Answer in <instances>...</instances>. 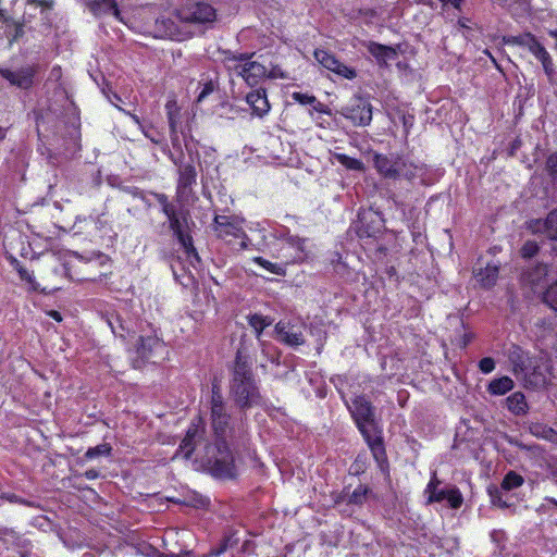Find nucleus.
I'll use <instances>...</instances> for the list:
<instances>
[{
	"label": "nucleus",
	"mask_w": 557,
	"mask_h": 557,
	"mask_svg": "<svg viewBox=\"0 0 557 557\" xmlns=\"http://www.w3.org/2000/svg\"><path fill=\"white\" fill-rule=\"evenodd\" d=\"M246 102L251 108L252 115L258 117L267 115L271 108L265 90L262 88L248 92L246 96Z\"/></svg>",
	"instance_id": "nucleus-22"
},
{
	"label": "nucleus",
	"mask_w": 557,
	"mask_h": 557,
	"mask_svg": "<svg viewBox=\"0 0 557 557\" xmlns=\"http://www.w3.org/2000/svg\"><path fill=\"white\" fill-rule=\"evenodd\" d=\"M211 419L216 443L214 446L207 447L206 463L213 475L233 478L236 473L234 458L223 440L228 429L230 418L225 412L222 396L215 387L212 389Z\"/></svg>",
	"instance_id": "nucleus-1"
},
{
	"label": "nucleus",
	"mask_w": 557,
	"mask_h": 557,
	"mask_svg": "<svg viewBox=\"0 0 557 557\" xmlns=\"http://www.w3.org/2000/svg\"><path fill=\"white\" fill-rule=\"evenodd\" d=\"M275 242L269 247L270 253L282 260L284 265L305 261L308 256V245L306 239L289 235L285 230L276 231Z\"/></svg>",
	"instance_id": "nucleus-4"
},
{
	"label": "nucleus",
	"mask_w": 557,
	"mask_h": 557,
	"mask_svg": "<svg viewBox=\"0 0 557 557\" xmlns=\"http://www.w3.org/2000/svg\"><path fill=\"white\" fill-rule=\"evenodd\" d=\"M397 66L399 70L406 69V64H403L401 62H397Z\"/></svg>",
	"instance_id": "nucleus-58"
},
{
	"label": "nucleus",
	"mask_w": 557,
	"mask_h": 557,
	"mask_svg": "<svg viewBox=\"0 0 557 557\" xmlns=\"http://www.w3.org/2000/svg\"><path fill=\"white\" fill-rule=\"evenodd\" d=\"M513 388V381L508 376L493 380L488 384V392L492 395L502 396Z\"/></svg>",
	"instance_id": "nucleus-26"
},
{
	"label": "nucleus",
	"mask_w": 557,
	"mask_h": 557,
	"mask_svg": "<svg viewBox=\"0 0 557 557\" xmlns=\"http://www.w3.org/2000/svg\"><path fill=\"white\" fill-rule=\"evenodd\" d=\"M202 433L203 431L200 428V421L198 423H193L187 430V433L183 438L174 458L181 456L184 459H188L195 450L198 441L202 437Z\"/></svg>",
	"instance_id": "nucleus-19"
},
{
	"label": "nucleus",
	"mask_w": 557,
	"mask_h": 557,
	"mask_svg": "<svg viewBox=\"0 0 557 557\" xmlns=\"http://www.w3.org/2000/svg\"><path fill=\"white\" fill-rule=\"evenodd\" d=\"M269 76H270V77H273V78H276V77H281V78H283V77H284V75H283V73L281 72V70H273V71H271V72L269 73Z\"/></svg>",
	"instance_id": "nucleus-55"
},
{
	"label": "nucleus",
	"mask_w": 557,
	"mask_h": 557,
	"mask_svg": "<svg viewBox=\"0 0 557 557\" xmlns=\"http://www.w3.org/2000/svg\"><path fill=\"white\" fill-rule=\"evenodd\" d=\"M323 337H324V333H323V332H319V333L317 334V341H315V344H317V345H322V339H323Z\"/></svg>",
	"instance_id": "nucleus-56"
},
{
	"label": "nucleus",
	"mask_w": 557,
	"mask_h": 557,
	"mask_svg": "<svg viewBox=\"0 0 557 557\" xmlns=\"http://www.w3.org/2000/svg\"><path fill=\"white\" fill-rule=\"evenodd\" d=\"M547 164L549 169L557 174V153L549 157Z\"/></svg>",
	"instance_id": "nucleus-50"
},
{
	"label": "nucleus",
	"mask_w": 557,
	"mask_h": 557,
	"mask_svg": "<svg viewBox=\"0 0 557 557\" xmlns=\"http://www.w3.org/2000/svg\"><path fill=\"white\" fill-rule=\"evenodd\" d=\"M522 280L534 294H542L550 282L548 268L545 264L536 265L534 269L525 272Z\"/></svg>",
	"instance_id": "nucleus-15"
},
{
	"label": "nucleus",
	"mask_w": 557,
	"mask_h": 557,
	"mask_svg": "<svg viewBox=\"0 0 557 557\" xmlns=\"http://www.w3.org/2000/svg\"><path fill=\"white\" fill-rule=\"evenodd\" d=\"M368 492H369V490L367 486H363V485L357 486L349 497V503L357 504V505L362 504V502L366 499Z\"/></svg>",
	"instance_id": "nucleus-41"
},
{
	"label": "nucleus",
	"mask_w": 557,
	"mask_h": 557,
	"mask_svg": "<svg viewBox=\"0 0 557 557\" xmlns=\"http://www.w3.org/2000/svg\"><path fill=\"white\" fill-rule=\"evenodd\" d=\"M522 483H523V479L521 475H519L515 472H509L504 478L502 487L504 490L510 491L512 488H517V487L521 486Z\"/></svg>",
	"instance_id": "nucleus-37"
},
{
	"label": "nucleus",
	"mask_w": 557,
	"mask_h": 557,
	"mask_svg": "<svg viewBox=\"0 0 557 557\" xmlns=\"http://www.w3.org/2000/svg\"><path fill=\"white\" fill-rule=\"evenodd\" d=\"M539 251V245L535 242L528 240L521 248V256L525 259L534 257Z\"/></svg>",
	"instance_id": "nucleus-42"
},
{
	"label": "nucleus",
	"mask_w": 557,
	"mask_h": 557,
	"mask_svg": "<svg viewBox=\"0 0 557 557\" xmlns=\"http://www.w3.org/2000/svg\"><path fill=\"white\" fill-rule=\"evenodd\" d=\"M107 322H108V325L110 326L112 333L115 336H121V337L124 336L123 331L125 330V327H124L122 320L119 315H112L111 318H109L107 320Z\"/></svg>",
	"instance_id": "nucleus-40"
},
{
	"label": "nucleus",
	"mask_w": 557,
	"mask_h": 557,
	"mask_svg": "<svg viewBox=\"0 0 557 557\" xmlns=\"http://www.w3.org/2000/svg\"><path fill=\"white\" fill-rule=\"evenodd\" d=\"M17 272L20 274L21 280L27 282L33 289H37V285H36L35 277H34L33 273H30L29 271H27L26 269H24L22 267H20L17 269Z\"/></svg>",
	"instance_id": "nucleus-44"
},
{
	"label": "nucleus",
	"mask_w": 557,
	"mask_h": 557,
	"mask_svg": "<svg viewBox=\"0 0 557 557\" xmlns=\"http://www.w3.org/2000/svg\"><path fill=\"white\" fill-rule=\"evenodd\" d=\"M518 45L531 52L543 65L545 73L550 76L554 72V64L547 50L531 34L516 38Z\"/></svg>",
	"instance_id": "nucleus-13"
},
{
	"label": "nucleus",
	"mask_w": 557,
	"mask_h": 557,
	"mask_svg": "<svg viewBox=\"0 0 557 557\" xmlns=\"http://www.w3.org/2000/svg\"><path fill=\"white\" fill-rule=\"evenodd\" d=\"M370 220L372 222L377 221L382 222L381 215L376 211L368 210L359 213V221L363 223V221Z\"/></svg>",
	"instance_id": "nucleus-45"
},
{
	"label": "nucleus",
	"mask_w": 557,
	"mask_h": 557,
	"mask_svg": "<svg viewBox=\"0 0 557 557\" xmlns=\"http://www.w3.org/2000/svg\"><path fill=\"white\" fill-rule=\"evenodd\" d=\"M332 157L336 162H338L341 165H343L347 170L362 171L364 168L361 160L351 158L345 153L334 152L332 154Z\"/></svg>",
	"instance_id": "nucleus-31"
},
{
	"label": "nucleus",
	"mask_w": 557,
	"mask_h": 557,
	"mask_svg": "<svg viewBox=\"0 0 557 557\" xmlns=\"http://www.w3.org/2000/svg\"><path fill=\"white\" fill-rule=\"evenodd\" d=\"M111 451V447L109 444H100L96 447H91L86 451V457L88 459H94L99 456H109Z\"/></svg>",
	"instance_id": "nucleus-38"
},
{
	"label": "nucleus",
	"mask_w": 557,
	"mask_h": 557,
	"mask_svg": "<svg viewBox=\"0 0 557 557\" xmlns=\"http://www.w3.org/2000/svg\"><path fill=\"white\" fill-rule=\"evenodd\" d=\"M314 59L326 70L333 72L338 77L346 79H354L357 76V72L354 67L346 65L335 58V55L323 49H317L314 51Z\"/></svg>",
	"instance_id": "nucleus-14"
},
{
	"label": "nucleus",
	"mask_w": 557,
	"mask_h": 557,
	"mask_svg": "<svg viewBox=\"0 0 557 557\" xmlns=\"http://www.w3.org/2000/svg\"><path fill=\"white\" fill-rule=\"evenodd\" d=\"M381 225H379L377 227H374L372 230H368V228H362L360 227L359 228V232H360V235H367V236H372L376 231H379Z\"/></svg>",
	"instance_id": "nucleus-52"
},
{
	"label": "nucleus",
	"mask_w": 557,
	"mask_h": 557,
	"mask_svg": "<svg viewBox=\"0 0 557 557\" xmlns=\"http://www.w3.org/2000/svg\"><path fill=\"white\" fill-rule=\"evenodd\" d=\"M36 70L34 66H24L18 70H1V75L10 82V84L23 89H27L33 85V77Z\"/></svg>",
	"instance_id": "nucleus-18"
},
{
	"label": "nucleus",
	"mask_w": 557,
	"mask_h": 557,
	"mask_svg": "<svg viewBox=\"0 0 557 557\" xmlns=\"http://www.w3.org/2000/svg\"><path fill=\"white\" fill-rule=\"evenodd\" d=\"M166 115L169 120V126H170V136H171V143L172 148L174 150H182V143L178 137L177 133V126L181 122V114H180V108L177 106L176 100L170 99L166 101L165 104Z\"/></svg>",
	"instance_id": "nucleus-20"
},
{
	"label": "nucleus",
	"mask_w": 557,
	"mask_h": 557,
	"mask_svg": "<svg viewBox=\"0 0 557 557\" xmlns=\"http://www.w3.org/2000/svg\"><path fill=\"white\" fill-rule=\"evenodd\" d=\"M169 157L172 162L178 166V180L176 187L177 201L181 203L187 202L191 197L193 185L196 184L197 172L191 163H184L183 149L171 151Z\"/></svg>",
	"instance_id": "nucleus-7"
},
{
	"label": "nucleus",
	"mask_w": 557,
	"mask_h": 557,
	"mask_svg": "<svg viewBox=\"0 0 557 557\" xmlns=\"http://www.w3.org/2000/svg\"><path fill=\"white\" fill-rule=\"evenodd\" d=\"M89 9L96 16L112 14L115 18L126 24L114 0H92L89 2Z\"/></svg>",
	"instance_id": "nucleus-24"
},
{
	"label": "nucleus",
	"mask_w": 557,
	"mask_h": 557,
	"mask_svg": "<svg viewBox=\"0 0 557 557\" xmlns=\"http://www.w3.org/2000/svg\"><path fill=\"white\" fill-rule=\"evenodd\" d=\"M550 35L555 39V48L557 49V30L556 32H550Z\"/></svg>",
	"instance_id": "nucleus-57"
},
{
	"label": "nucleus",
	"mask_w": 557,
	"mask_h": 557,
	"mask_svg": "<svg viewBox=\"0 0 557 557\" xmlns=\"http://www.w3.org/2000/svg\"><path fill=\"white\" fill-rule=\"evenodd\" d=\"M368 51L380 66H389L392 62L398 59L397 48L395 47L370 42Z\"/></svg>",
	"instance_id": "nucleus-21"
},
{
	"label": "nucleus",
	"mask_w": 557,
	"mask_h": 557,
	"mask_svg": "<svg viewBox=\"0 0 557 557\" xmlns=\"http://www.w3.org/2000/svg\"><path fill=\"white\" fill-rule=\"evenodd\" d=\"M293 99L300 104H310L313 107V110L320 113H329V109L325 104L317 101L314 96L302 94V92H294L292 95Z\"/></svg>",
	"instance_id": "nucleus-29"
},
{
	"label": "nucleus",
	"mask_w": 557,
	"mask_h": 557,
	"mask_svg": "<svg viewBox=\"0 0 557 557\" xmlns=\"http://www.w3.org/2000/svg\"><path fill=\"white\" fill-rule=\"evenodd\" d=\"M341 114L355 126H367L372 121V106L361 97H354L341 109Z\"/></svg>",
	"instance_id": "nucleus-10"
},
{
	"label": "nucleus",
	"mask_w": 557,
	"mask_h": 557,
	"mask_svg": "<svg viewBox=\"0 0 557 557\" xmlns=\"http://www.w3.org/2000/svg\"><path fill=\"white\" fill-rule=\"evenodd\" d=\"M374 168L385 178H398L400 173L401 157L395 154L376 153L373 159Z\"/></svg>",
	"instance_id": "nucleus-16"
},
{
	"label": "nucleus",
	"mask_w": 557,
	"mask_h": 557,
	"mask_svg": "<svg viewBox=\"0 0 557 557\" xmlns=\"http://www.w3.org/2000/svg\"><path fill=\"white\" fill-rule=\"evenodd\" d=\"M213 91L212 83L206 84L197 97V101L201 102L209 94Z\"/></svg>",
	"instance_id": "nucleus-48"
},
{
	"label": "nucleus",
	"mask_w": 557,
	"mask_h": 557,
	"mask_svg": "<svg viewBox=\"0 0 557 557\" xmlns=\"http://www.w3.org/2000/svg\"><path fill=\"white\" fill-rule=\"evenodd\" d=\"M422 172H423L422 166L401 158L399 177H404L408 181H411V180L420 176L422 174Z\"/></svg>",
	"instance_id": "nucleus-30"
},
{
	"label": "nucleus",
	"mask_w": 557,
	"mask_h": 557,
	"mask_svg": "<svg viewBox=\"0 0 557 557\" xmlns=\"http://www.w3.org/2000/svg\"><path fill=\"white\" fill-rule=\"evenodd\" d=\"M507 408L516 416L523 414L528 410V404L521 392H516L507 397Z\"/></svg>",
	"instance_id": "nucleus-25"
},
{
	"label": "nucleus",
	"mask_w": 557,
	"mask_h": 557,
	"mask_svg": "<svg viewBox=\"0 0 557 557\" xmlns=\"http://www.w3.org/2000/svg\"><path fill=\"white\" fill-rule=\"evenodd\" d=\"M227 69L233 75L242 77L251 87L258 85L268 75L264 65L257 61H251L250 57L246 54L228 59Z\"/></svg>",
	"instance_id": "nucleus-8"
},
{
	"label": "nucleus",
	"mask_w": 557,
	"mask_h": 557,
	"mask_svg": "<svg viewBox=\"0 0 557 557\" xmlns=\"http://www.w3.org/2000/svg\"><path fill=\"white\" fill-rule=\"evenodd\" d=\"M275 338L288 346L312 345L307 341V335L315 336L313 331L307 332L306 325L299 319L281 320L276 323Z\"/></svg>",
	"instance_id": "nucleus-9"
},
{
	"label": "nucleus",
	"mask_w": 557,
	"mask_h": 557,
	"mask_svg": "<svg viewBox=\"0 0 557 557\" xmlns=\"http://www.w3.org/2000/svg\"><path fill=\"white\" fill-rule=\"evenodd\" d=\"M156 36H166L173 39H181L176 34L174 23L165 18L156 20Z\"/></svg>",
	"instance_id": "nucleus-33"
},
{
	"label": "nucleus",
	"mask_w": 557,
	"mask_h": 557,
	"mask_svg": "<svg viewBox=\"0 0 557 557\" xmlns=\"http://www.w3.org/2000/svg\"><path fill=\"white\" fill-rule=\"evenodd\" d=\"M242 359V354L238 351L232 383V394L239 406L246 407L258 403L259 392L251 377L250 370Z\"/></svg>",
	"instance_id": "nucleus-5"
},
{
	"label": "nucleus",
	"mask_w": 557,
	"mask_h": 557,
	"mask_svg": "<svg viewBox=\"0 0 557 557\" xmlns=\"http://www.w3.org/2000/svg\"><path fill=\"white\" fill-rule=\"evenodd\" d=\"M530 432L532 435L549 441L557 444V432L543 423H532L530 425Z\"/></svg>",
	"instance_id": "nucleus-28"
},
{
	"label": "nucleus",
	"mask_w": 557,
	"mask_h": 557,
	"mask_svg": "<svg viewBox=\"0 0 557 557\" xmlns=\"http://www.w3.org/2000/svg\"><path fill=\"white\" fill-rule=\"evenodd\" d=\"M244 219L231 215H215L213 231L233 251L248 250L252 246L243 227Z\"/></svg>",
	"instance_id": "nucleus-3"
},
{
	"label": "nucleus",
	"mask_w": 557,
	"mask_h": 557,
	"mask_svg": "<svg viewBox=\"0 0 557 557\" xmlns=\"http://www.w3.org/2000/svg\"><path fill=\"white\" fill-rule=\"evenodd\" d=\"M138 356L133 360V367L139 369L146 359L150 358L152 350H134Z\"/></svg>",
	"instance_id": "nucleus-43"
},
{
	"label": "nucleus",
	"mask_w": 557,
	"mask_h": 557,
	"mask_svg": "<svg viewBox=\"0 0 557 557\" xmlns=\"http://www.w3.org/2000/svg\"><path fill=\"white\" fill-rule=\"evenodd\" d=\"M252 262L261 267L269 273L276 275H285V265L281 262H272L262 257H253Z\"/></svg>",
	"instance_id": "nucleus-32"
},
{
	"label": "nucleus",
	"mask_w": 557,
	"mask_h": 557,
	"mask_svg": "<svg viewBox=\"0 0 557 557\" xmlns=\"http://www.w3.org/2000/svg\"><path fill=\"white\" fill-rule=\"evenodd\" d=\"M82 223H94L95 225H97L98 222L92 220L90 216L89 218L77 216L75 224H74V228L76 230L77 233L83 231V227L81 226Z\"/></svg>",
	"instance_id": "nucleus-47"
},
{
	"label": "nucleus",
	"mask_w": 557,
	"mask_h": 557,
	"mask_svg": "<svg viewBox=\"0 0 557 557\" xmlns=\"http://www.w3.org/2000/svg\"><path fill=\"white\" fill-rule=\"evenodd\" d=\"M528 228L534 234L557 240V208L550 211L545 220L535 219L528 223Z\"/></svg>",
	"instance_id": "nucleus-17"
},
{
	"label": "nucleus",
	"mask_w": 557,
	"mask_h": 557,
	"mask_svg": "<svg viewBox=\"0 0 557 557\" xmlns=\"http://www.w3.org/2000/svg\"><path fill=\"white\" fill-rule=\"evenodd\" d=\"M348 409L359 429V431L367 435L373 428V408L370 403L361 396H357L347 404Z\"/></svg>",
	"instance_id": "nucleus-12"
},
{
	"label": "nucleus",
	"mask_w": 557,
	"mask_h": 557,
	"mask_svg": "<svg viewBox=\"0 0 557 557\" xmlns=\"http://www.w3.org/2000/svg\"><path fill=\"white\" fill-rule=\"evenodd\" d=\"M86 474H87V478H89V479L95 478V474L91 473V471H88Z\"/></svg>",
	"instance_id": "nucleus-59"
},
{
	"label": "nucleus",
	"mask_w": 557,
	"mask_h": 557,
	"mask_svg": "<svg viewBox=\"0 0 557 557\" xmlns=\"http://www.w3.org/2000/svg\"><path fill=\"white\" fill-rule=\"evenodd\" d=\"M544 301L555 311H557V280L546 287Z\"/></svg>",
	"instance_id": "nucleus-35"
},
{
	"label": "nucleus",
	"mask_w": 557,
	"mask_h": 557,
	"mask_svg": "<svg viewBox=\"0 0 557 557\" xmlns=\"http://www.w3.org/2000/svg\"><path fill=\"white\" fill-rule=\"evenodd\" d=\"M440 481L433 475L432 480L429 482L425 493L428 494V500L432 502H443L446 500V496L448 493V488H438Z\"/></svg>",
	"instance_id": "nucleus-27"
},
{
	"label": "nucleus",
	"mask_w": 557,
	"mask_h": 557,
	"mask_svg": "<svg viewBox=\"0 0 557 557\" xmlns=\"http://www.w3.org/2000/svg\"><path fill=\"white\" fill-rule=\"evenodd\" d=\"M157 198L159 203L162 206L163 213L169 220L171 230L184 249L187 259H189V262L194 265V262L199 261V257L193 245L191 237L184 232V226L186 223L184 213L178 211L174 205L170 203L165 195H158Z\"/></svg>",
	"instance_id": "nucleus-6"
},
{
	"label": "nucleus",
	"mask_w": 557,
	"mask_h": 557,
	"mask_svg": "<svg viewBox=\"0 0 557 557\" xmlns=\"http://www.w3.org/2000/svg\"><path fill=\"white\" fill-rule=\"evenodd\" d=\"M227 545H228V540L224 541L218 548L212 549L211 553L206 557L222 555L223 553L226 552Z\"/></svg>",
	"instance_id": "nucleus-49"
},
{
	"label": "nucleus",
	"mask_w": 557,
	"mask_h": 557,
	"mask_svg": "<svg viewBox=\"0 0 557 557\" xmlns=\"http://www.w3.org/2000/svg\"><path fill=\"white\" fill-rule=\"evenodd\" d=\"M480 369L483 373H490L495 368V362L492 358H483L480 363Z\"/></svg>",
	"instance_id": "nucleus-46"
},
{
	"label": "nucleus",
	"mask_w": 557,
	"mask_h": 557,
	"mask_svg": "<svg viewBox=\"0 0 557 557\" xmlns=\"http://www.w3.org/2000/svg\"><path fill=\"white\" fill-rule=\"evenodd\" d=\"M471 344V335L463 330L462 341L458 345L467 346Z\"/></svg>",
	"instance_id": "nucleus-53"
},
{
	"label": "nucleus",
	"mask_w": 557,
	"mask_h": 557,
	"mask_svg": "<svg viewBox=\"0 0 557 557\" xmlns=\"http://www.w3.org/2000/svg\"><path fill=\"white\" fill-rule=\"evenodd\" d=\"M51 3L46 0H0V23L12 22L18 27L20 21L29 22L37 14H46Z\"/></svg>",
	"instance_id": "nucleus-2"
},
{
	"label": "nucleus",
	"mask_w": 557,
	"mask_h": 557,
	"mask_svg": "<svg viewBox=\"0 0 557 557\" xmlns=\"http://www.w3.org/2000/svg\"><path fill=\"white\" fill-rule=\"evenodd\" d=\"M499 267L496 263L488 262L484 268L476 265L473 270L474 278L483 287H492L498 277Z\"/></svg>",
	"instance_id": "nucleus-23"
},
{
	"label": "nucleus",
	"mask_w": 557,
	"mask_h": 557,
	"mask_svg": "<svg viewBox=\"0 0 557 557\" xmlns=\"http://www.w3.org/2000/svg\"><path fill=\"white\" fill-rule=\"evenodd\" d=\"M446 500L448 502L451 508L456 509L461 506L463 499L460 491L456 487H453L448 488Z\"/></svg>",
	"instance_id": "nucleus-39"
},
{
	"label": "nucleus",
	"mask_w": 557,
	"mask_h": 557,
	"mask_svg": "<svg viewBox=\"0 0 557 557\" xmlns=\"http://www.w3.org/2000/svg\"><path fill=\"white\" fill-rule=\"evenodd\" d=\"M129 116L134 121V123H136L139 126V128L143 131L144 135L147 138H149L153 144L162 143L161 136L159 134H157L156 132H153V129L151 127L144 126L137 115L129 114Z\"/></svg>",
	"instance_id": "nucleus-36"
},
{
	"label": "nucleus",
	"mask_w": 557,
	"mask_h": 557,
	"mask_svg": "<svg viewBox=\"0 0 557 557\" xmlns=\"http://www.w3.org/2000/svg\"><path fill=\"white\" fill-rule=\"evenodd\" d=\"M185 147H186V150L188 151V153H190V148L188 147L187 144H185Z\"/></svg>",
	"instance_id": "nucleus-60"
},
{
	"label": "nucleus",
	"mask_w": 557,
	"mask_h": 557,
	"mask_svg": "<svg viewBox=\"0 0 557 557\" xmlns=\"http://www.w3.org/2000/svg\"><path fill=\"white\" fill-rule=\"evenodd\" d=\"M272 319L262 314H251L248 318V323L256 333V336L260 338L262 331L272 324Z\"/></svg>",
	"instance_id": "nucleus-34"
},
{
	"label": "nucleus",
	"mask_w": 557,
	"mask_h": 557,
	"mask_svg": "<svg viewBox=\"0 0 557 557\" xmlns=\"http://www.w3.org/2000/svg\"><path fill=\"white\" fill-rule=\"evenodd\" d=\"M518 369H519L521 372H524L525 374H527V373L529 372V370H531V369H532L533 371H535V370H536V369H535V367H531V364H528V366H527V364H523V363H522V364H516V366H515V371H516V372H518Z\"/></svg>",
	"instance_id": "nucleus-51"
},
{
	"label": "nucleus",
	"mask_w": 557,
	"mask_h": 557,
	"mask_svg": "<svg viewBox=\"0 0 557 557\" xmlns=\"http://www.w3.org/2000/svg\"><path fill=\"white\" fill-rule=\"evenodd\" d=\"M182 22L206 25L215 21V9L208 3L198 2L190 4L178 12Z\"/></svg>",
	"instance_id": "nucleus-11"
},
{
	"label": "nucleus",
	"mask_w": 557,
	"mask_h": 557,
	"mask_svg": "<svg viewBox=\"0 0 557 557\" xmlns=\"http://www.w3.org/2000/svg\"><path fill=\"white\" fill-rule=\"evenodd\" d=\"M48 314L58 322L62 320L61 313L55 310H51Z\"/></svg>",
	"instance_id": "nucleus-54"
}]
</instances>
